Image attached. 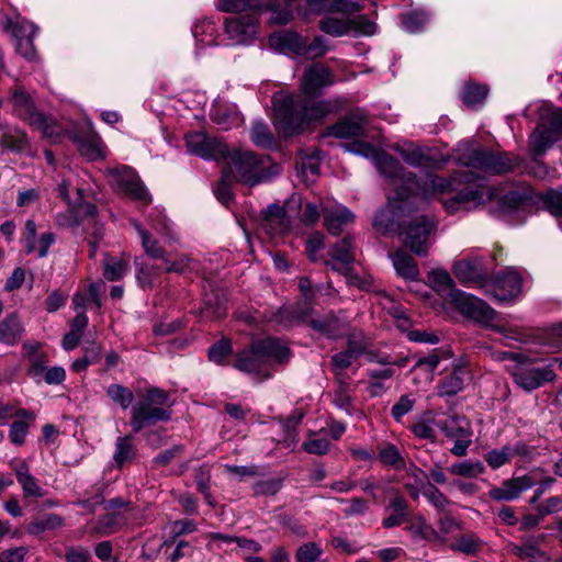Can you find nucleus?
<instances>
[{
  "instance_id": "nucleus-1",
  "label": "nucleus",
  "mask_w": 562,
  "mask_h": 562,
  "mask_svg": "<svg viewBox=\"0 0 562 562\" xmlns=\"http://www.w3.org/2000/svg\"><path fill=\"white\" fill-rule=\"evenodd\" d=\"M408 182L412 184L408 196L420 195L429 200L454 193L441 199L443 207L451 214L474 210L497 195L496 189L483 183L473 171L453 172L448 178L429 173L422 180L409 178Z\"/></svg>"
},
{
  "instance_id": "nucleus-2",
  "label": "nucleus",
  "mask_w": 562,
  "mask_h": 562,
  "mask_svg": "<svg viewBox=\"0 0 562 562\" xmlns=\"http://www.w3.org/2000/svg\"><path fill=\"white\" fill-rule=\"evenodd\" d=\"M315 95L279 92L272 98L274 125L285 137L304 131L313 122L337 113L341 108L339 99L316 100Z\"/></svg>"
},
{
  "instance_id": "nucleus-3",
  "label": "nucleus",
  "mask_w": 562,
  "mask_h": 562,
  "mask_svg": "<svg viewBox=\"0 0 562 562\" xmlns=\"http://www.w3.org/2000/svg\"><path fill=\"white\" fill-rule=\"evenodd\" d=\"M457 164L491 175H503L519 168L522 160L509 153H494L479 147L471 140L459 142L454 148Z\"/></svg>"
},
{
  "instance_id": "nucleus-4",
  "label": "nucleus",
  "mask_w": 562,
  "mask_h": 562,
  "mask_svg": "<svg viewBox=\"0 0 562 562\" xmlns=\"http://www.w3.org/2000/svg\"><path fill=\"white\" fill-rule=\"evenodd\" d=\"M227 170L233 177L248 186L270 180L280 172V166L267 156H257L249 150L229 151Z\"/></svg>"
},
{
  "instance_id": "nucleus-5",
  "label": "nucleus",
  "mask_w": 562,
  "mask_h": 562,
  "mask_svg": "<svg viewBox=\"0 0 562 562\" xmlns=\"http://www.w3.org/2000/svg\"><path fill=\"white\" fill-rule=\"evenodd\" d=\"M289 358V348L279 339L268 337L254 341L249 348L236 355L234 368L246 373H261L271 361Z\"/></svg>"
},
{
  "instance_id": "nucleus-6",
  "label": "nucleus",
  "mask_w": 562,
  "mask_h": 562,
  "mask_svg": "<svg viewBox=\"0 0 562 562\" xmlns=\"http://www.w3.org/2000/svg\"><path fill=\"white\" fill-rule=\"evenodd\" d=\"M169 394L159 389L150 387L145 396L132 407L131 426L135 432L171 418Z\"/></svg>"
},
{
  "instance_id": "nucleus-7",
  "label": "nucleus",
  "mask_w": 562,
  "mask_h": 562,
  "mask_svg": "<svg viewBox=\"0 0 562 562\" xmlns=\"http://www.w3.org/2000/svg\"><path fill=\"white\" fill-rule=\"evenodd\" d=\"M349 150L366 158H373L379 171L391 179L395 198H408V192L412 190V184L408 182V179L415 176L404 172L398 160L386 153H378L375 148L368 143H355L349 147Z\"/></svg>"
},
{
  "instance_id": "nucleus-8",
  "label": "nucleus",
  "mask_w": 562,
  "mask_h": 562,
  "mask_svg": "<svg viewBox=\"0 0 562 562\" xmlns=\"http://www.w3.org/2000/svg\"><path fill=\"white\" fill-rule=\"evenodd\" d=\"M505 358L515 361L510 374L515 383L527 392H531L555 379L552 362L539 364L536 360L518 352H506Z\"/></svg>"
},
{
  "instance_id": "nucleus-9",
  "label": "nucleus",
  "mask_w": 562,
  "mask_h": 562,
  "mask_svg": "<svg viewBox=\"0 0 562 562\" xmlns=\"http://www.w3.org/2000/svg\"><path fill=\"white\" fill-rule=\"evenodd\" d=\"M10 102L13 105V112L31 127L41 131L45 137H54L58 134L54 120L36 109L33 98L22 86H15L11 90Z\"/></svg>"
},
{
  "instance_id": "nucleus-10",
  "label": "nucleus",
  "mask_w": 562,
  "mask_h": 562,
  "mask_svg": "<svg viewBox=\"0 0 562 562\" xmlns=\"http://www.w3.org/2000/svg\"><path fill=\"white\" fill-rule=\"evenodd\" d=\"M434 231L435 223L429 217L411 209L398 234L411 251L417 256H427L430 246L429 238Z\"/></svg>"
},
{
  "instance_id": "nucleus-11",
  "label": "nucleus",
  "mask_w": 562,
  "mask_h": 562,
  "mask_svg": "<svg viewBox=\"0 0 562 562\" xmlns=\"http://www.w3.org/2000/svg\"><path fill=\"white\" fill-rule=\"evenodd\" d=\"M109 182L112 188L122 194L144 205L151 202V195L147 191L139 176L128 166H120L108 170Z\"/></svg>"
},
{
  "instance_id": "nucleus-12",
  "label": "nucleus",
  "mask_w": 562,
  "mask_h": 562,
  "mask_svg": "<svg viewBox=\"0 0 562 562\" xmlns=\"http://www.w3.org/2000/svg\"><path fill=\"white\" fill-rule=\"evenodd\" d=\"M436 425L446 438L454 441L450 452L456 457H464L472 443L470 422L458 415H449L438 420Z\"/></svg>"
},
{
  "instance_id": "nucleus-13",
  "label": "nucleus",
  "mask_w": 562,
  "mask_h": 562,
  "mask_svg": "<svg viewBox=\"0 0 562 562\" xmlns=\"http://www.w3.org/2000/svg\"><path fill=\"white\" fill-rule=\"evenodd\" d=\"M393 199L396 202H390L386 207L380 210L374 216L373 226L381 234L400 233L403 224H405L407 213L412 209L411 204L406 201L407 198L396 199L394 196Z\"/></svg>"
},
{
  "instance_id": "nucleus-14",
  "label": "nucleus",
  "mask_w": 562,
  "mask_h": 562,
  "mask_svg": "<svg viewBox=\"0 0 562 562\" xmlns=\"http://www.w3.org/2000/svg\"><path fill=\"white\" fill-rule=\"evenodd\" d=\"M188 150L203 159H227L229 149L227 145L204 132H194L186 136Z\"/></svg>"
},
{
  "instance_id": "nucleus-15",
  "label": "nucleus",
  "mask_w": 562,
  "mask_h": 562,
  "mask_svg": "<svg viewBox=\"0 0 562 562\" xmlns=\"http://www.w3.org/2000/svg\"><path fill=\"white\" fill-rule=\"evenodd\" d=\"M452 301L461 314L484 326H490L494 321L495 311L483 300L464 293L453 291Z\"/></svg>"
},
{
  "instance_id": "nucleus-16",
  "label": "nucleus",
  "mask_w": 562,
  "mask_h": 562,
  "mask_svg": "<svg viewBox=\"0 0 562 562\" xmlns=\"http://www.w3.org/2000/svg\"><path fill=\"white\" fill-rule=\"evenodd\" d=\"M521 286V277L513 268L498 272L493 282L485 284L486 292L498 302L514 300L520 293Z\"/></svg>"
},
{
  "instance_id": "nucleus-17",
  "label": "nucleus",
  "mask_w": 562,
  "mask_h": 562,
  "mask_svg": "<svg viewBox=\"0 0 562 562\" xmlns=\"http://www.w3.org/2000/svg\"><path fill=\"white\" fill-rule=\"evenodd\" d=\"M224 24L225 32L234 45L251 42L258 32V20L254 12L227 18Z\"/></svg>"
},
{
  "instance_id": "nucleus-18",
  "label": "nucleus",
  "mask_w": 562,
  "mask_h": 562,
  "mask_svg": "<svg viewBox=\"0 0 562 562\" xmlns=\"http://www.w3.org/2000/svg\"><path fill=\"white\" fill-rule=\"evenodd\" d=\"M307 325L321 336L329 339L341 338L349 330V319L341 311L338 314L329 313L317 317H312L310 313Z\"/></svg>"
},
{
  "instance_id": "nucleus-19",
  "label": "nucleus",
  "mask_w": 562,
  "mask_h": 562,
  "mask_svg": "<svg viewBox=\"0 0 562 562\" xmlns=\"http://www.w3.org/2000/svg\"><path fill=\"white\" fill-rule=\"evenodd\" d=\"M333 83L334 75L331 70L322 64H313L303 71L300 94L316 95Z\"/></svg>"
},
{
  "instance_id": "nucleus-20",
  "label": "nucleus",
  "mask_w": 562,
  "mask_h": 562,
  "mask_svg": "<svg viewBox=\"0 0 562 562\" xmlns=\"http://www.w3.org/2000/svg\"><path fill=\"white\" fill-rule=\"evenodd\" d=\"M368 122L369 120L366 111L357 109L344 120L329 126L327 135L341 139L362 136L366 132Z\"/></svg>"
},
{
  "instance_id": "nucleus-21",
  "label": "nucleus",
  "mask_w": 562,
  "mask_h": 562,
  "mask_svg": "<svg viewBox=\"0 0 562 562\" xmlns=\"http://www.w3.org/2000/svg\"><path fill=\"white\" fill-rule=\"evenodd\" d=\"M536 484L532 474H525L503 481L499 486H493L488 491V496L496 502H510L520 496V494Z\"/></svg>"
},
{
  "instance_id": "nucleus-22",
  "label": "nucleus",
  "mask_w": 562,
  "mask_h": 562,
  "mask_svg": "<svg viewBox=\"0 0 562 562\" xmlns=\"http://www.w3.org/2000/svg\"><path fill=\"white\" fill-rule=\"evenodd\" d=\"M12 35L14 36L16 52L29 60H34L36 57L33 40L37 33V26L26 20L10 22Z\"/></svg>"
},
{
  "instance_id": "nucleus-23",
  "label": "nucleus",
  "mask_w": 562,
  "mask_h": 562,
  "mask_svg": "<svg viewBox=\"0 0 562 562\" xmlns=\"http://www.w3.org/2000/svg\"><path fill=\"white\" fill-rule=\"evenodd\" d=\"M329 259L324 263L338 273H347L349 267L355 262L353 243L350 237H345L328 249Z\"/></svg>"
},
{
  "instance_id": "nucleus-24",
  "label": "nucleus",
  "mask_w": 562,
  "mask_h": 562,
  "mask_svg": "<svg viewBox=\"0 0 562 562\" xmlns=\"http://www.w3.org/2000/svg\"><path fill=\"white\" fill-rule=\"evenodd\" d=\"M9 464L21 485L24 497L41 498L44 496L37 479L31 473L25 460L13 459Z\"/></svg>"
},
{
  "instance_id": "nucleus-25",
  "label": "nucleus",
  "mask_w": 562,
  "mask_h": 562,
  "mask_svg": "<svg viewBox=\"0 0 562 562\" xmlns=\"http://www.w3.org/2000/svg\"><path fill=\"white\" fill-rule=\"evenodd\" d=\"M305 40L295 32L282 31L270 35V46L283 54H303Z\"/></svg>"
},
{
  "instance_id": "nucleus-26",
  "label": "nucleus",
  "mask_w": 562,
  "mask_h": 562,
  "mask_svg": "<svg viewBox=\"0 0 562 562\" xmlns=\"http://www.w3.org/2000/svg\"><path fill=\"white\" fill-rule=\"evenodd\" d=\"M262 214V226L271 235H280L289 231L290 220L283 206L270 204Z\"/></svg>"
},
{
  "instance_id": "nucleus-27",
  "label": "nucleus",
  "mask_w": 562,
  "mask_h": 562,
  "mask_svg": "<svg viewBox=\"0 0 562 562\" xmlns=\"http://www.w3.org/2000/svg\"><path fill=\"white\" fill-rule=\"evenodd\" d=\"M324 222L327 231L338 235L345 225L353 222V213L344 205L327 206L323 209Z\"/></svg>"
},
{
  "instance_id": "nucleus-28",
  "label": "nucleus",
  "mask_w": 562,
  "mask_h": 562,
  "mask_svg": "<svg viewBox=\"0 0 562 562\" xmlns=\"http://www.w3.org/2000/svg\"><path fill=\"white\" fill-rule=\"evenodd\" d=\"M527 454L528 449L524 443L507 445L502 449H494L487 452L485 460L492 469L496 470L508 463L515 456L525 457Z\"/></svg>"
},
{
  "instance_id": "nucleus-29",
  "label": "nucleus",
  "mask_w": 562,
  "mask_h": 562,
  "mask_svg": "<svg viewBox=\"0 0 562 562\" xmlns=\"http://www.w3.org/2000/svg\"><path fill=\"white\" fill-rule=\"evenodd\" d=\"M536 198L537 195L530 188H516L501 198V206L503 211L510 212L535 203Z\"/></svg>"
},
{
  "instance_id": "nucleus-30",
  "label": "nucleus",
  "mask_w": 562,
  "mask_h": 562,
  "mask_svg": "<svg viewBox=\"0 0 562 562\" xmlns=\"http://www.w3.org/2000/svg\"><path fill=\"white\" fill-rule=\"evenodd\" d=\"M453 273L462 283L479 282L485 274L480 260L463 259L454 263Z\"/></svg>"
},
{
  "instance_id": "nucleus-31",
  "label": "nucleus",
  "mask_w": 562,
  "mask_h": 562,
  "mask_svg": "<svg viewBox=\"0 0 562 562\" xmlns=\"http://www.w3.org/2000/svg\"><path fill=\"white\" fill-rule=\"evenodd\" d=\"M24 335V327L16 314H10L0 322V342L14 346Z\"/></svg>"
},
{
  "instance_id": "nucleus-32",
  "label": "nucleus",
  "mask_w": 562,
  "mask_h": 562,
  "mask_svg": "<svg viewBox=\"0 0 562 562\" xmlns=\"http://www.w3.org/2000/svg\"><path fill=\"white\" fill-rule=\"evenodd\" d=\"M396 274L406 280H417L419 270L416 261L404 250H397L390 256Z\"/></svg>"
},
{
  "instance_id": "nucleus-33",
  "label": "nucleus",
  "mask_w": 562,
  "mask_h": 562,
  "mask_svg": "<svg viewBox=\"0 0 562 562\" xmlns=\"http://www.w3.org/2000/svg\"><path fill=\"white\" fill-rule=\"evenodd\" d=\"M336 387L331 394V403L347 415H352L355 411L353 390L345 378L336 379Z\"/></svg>"
},
{
  "instance_id": "nucleus-34",
  "label": "nucleus",
  "mask_w": 562,
  "mask_h": 562,
  "mask_svg": "<svg viewBox=\"0 0 562 562\" xmlns=\"http://www.w3.org/2000/svg\"><path fill=\"white\" fill-rule=\"evenodd\" d=\"M0 146L3 150L21 154L29 149L30 143L26 134L19 128L7 130L1 138Z\"/></svg>"
},
{
  "instance_id": "nucleus-35",
  "label": "nucleus",
  "mask_w": 562,
  "mask_h": 562,
  "mask_svg": "<svg viewBox=\"0 0 562 562\" xmlns=\"http://www.w3.org/2000/svg\"><path fill=\"white\" fill-rule=\"evenodd\" d=\"M130 223L137 232L140 238L142 247L145 250V252L154 259H165V249L159 245V243L155 238H153L150 233L147 229H145L137 220H131Z\"/></svg>"
},
{
  "instance_id": "nucleus-36",
  "label": "nucleus",
  "mask_w": 562,
  "mask_h": 562,
  "mask_svg": "<svg viewBox=\"0 0 562 562\" xmlns=\"http://www.w3.org/2000/svg\"><path fill=\"white\" fill-rule=\"evenodd\" d=\"M552 134L549 128L539 123L529 137V147L533 156H542L554 144Z\"/></svg>"
},
{
  "instance_id": "nucleus-37",
  "label": "nucleus",
  "mask_w": 562,
  "mask_h": 562,
  "mask_svg": "<svg viewBox=\"0 0 562 562\" xmlns=\"http://www.w3.org/2000/svg\"><path fill=\"white\" fill-rule=\"evenodd\" d=\"M310 312L308 306H283L278 311L276 321L283 327H291L300 322L307 324Z\"/></svg>"
},
{
  "instance_id": "nucleus-38",
  "label": "nucleus",
  "mask_w": 562,
  "mask_h": 562,
  "mask_svg": "<svg viewBox=\"0 0 562 562\" xmlns=\"http://www.w3.org/2000/svg\"><path fill=\"white\" fill-rule=\"evenodd\" d=\"M396 151L411 166H426L429 160V150L413 143L397 146Z\"/></svg>"
},
{
  "instance_id": "nucleus-39",
  "label": "nucleus",
  "mask_w": 562,
  "mask_h": 562,
  "mask_svg": "<svg viewBox=\"0 0 562 562\" xmlns=\"http://www.w3.org/2000/svg\"><path fill=\"white\" fill-rule=\"evenodd\" d=\"M124 524L125 519L121 514H105L98 518L90 532L92 535L108 536L116 532Z\"/></svg>"
},
{
  "instance_id": "nucleus-40",
  "label": "nucleus",
  "mask_w": 562,
  "mask_h": 562,
  "mask_svg": "<svg viewBox=\"0 0 562 562\" xmlns=\"http://www.w3.org/2000/svg\"><path fill=\"white\" fill-rule=\"evenodd\" d=\"M483 543V540L477 535L469 532L458 537L451 544V550L474 555L482 549Z\"/></svg>"
},
{
  "instance_id": "nucleus-41",
  "label": "nucleus",
  "mask_w": 562,
  "mask_h": 562,
  "mask_svg": "<svg viewBox=\"0 0 562 562\" xmlns=\"http://www.w3.org/2000/svg\"><path fill=\"white\" fill-rule=\"evenodd\" d=\"M64 526V519L57 514H47L46 516L31 521L26 531L30 535L38 536L44 531L58 529Z\"/></svg>"
},
{
  "instance_id": "nucleus-42",
  "label": "nucleus",
  "mask_w": 562,
  "mask_h": 562,
  "mask_svg": "<svg viewBox=\"0 0 562 562\" xmlns=\"http://www.w3.org/2000/svg\"><path fill=\"white\" fill-rule=\"evenodd\" d=\"M448 470L453 475L467 479H474L484 473L485 467L479 460H463L460 462L452 463Z\"/></svg>"
},
{
  "instance_id": "nucleus-43",
  "label": "nucleus",
  "mask_w": 562,
  "mask_h": 562,
  "mask_svg": "<svg viewBox=\"0 0 562 562\" xmlns=\"http://www.w3.org/2000/svg\"><path fill=\"white\" fill-rule=\"evenodd\" d=\"M413 537L427 541H443V537L423 516L416 518V522L408 527Z\"/></svg>"
},
{
  "instance_id": "nucleus-44",
  "label": "nucleus",
  "mask_w": 562,
  "mask_h": 562,
  "mask_svg": "<svg viewBox=\"0 0 562 562\" xmlns=\"http://www.w3.org/2000/svg\"><path fill=\"white\" fill-rule=\"evenodd\" d=\"M214 33L215 24L210 20L200 21L192 27L193 37L198 43L204 46H212L217 44L214 37Z\"/></svg>"
},
{
  "instance_id": "nucleus-45",
  "label": "nucleus",
  "mask_w": 562,
  "mask_h": 562,
  "mask_svg": "<svg viewBox=\"0 0 562 562\" xmlns=\"http://www.w3.org/2000/svg\"><path fill=\"white\" fill-rule=\"evenodd\" d=\"M319 29L328 35L342 36L351 30V22L350 19L340 20L326 16L319 21Z\"/></svg>"
},
{
  "instance_id": "nucleus-46",
  "label": "nucleus",
  "mask_w": 562,
  "mask_h": 562,
  "mask_svg": "<svg viewBox=\"0 0 562 562\" xmlns=\"http://www.w3.org/2000/svg\"><path fill=\"white\" fill-rule=\"evenodd\" d=\"M250 139L258 147L270 148L274 144V137L268 125L262 121L254 123L250 132Z\"/></svg>"
},
{
  "instance_id": "nucleus-47",
  "label": "nucleus",
  "mask_w": 562,
  "mask_h": 562,
  "mask_svg": "<svg viewBox=\"0 0 562 562\" xmlns=\"http://www.w3.org/2000/svg\"><path fill=\"white\" fill-rule=\"evenodd\" d=\"M318 432L308 431L307 438L302 443V449L316 456L326 454L329 451L330 442L325 437H318Z\"/></svg>"
},
{
  "instance_id": "nucleus-48",
  "label": "nucleus",
  "mask_w": 562,
  "mask_h": 562,
  "mask_svg": "<svg viewBox=\"0 0 562 562\" xmlns=\"http://www.w3.org/2000/svg\"><path fill=\"white\" fill-rule=\"evenodd\" d=\"M106 395L123 409H127L134 401L132 390L117 383H113L106 387Z\"/></svg>"
},
{
  "instance_id": "nucleus-49",
  "label": "nucleus",
  "mask_w": 562,
  "mask_h": 562,
  "mask_svg": "<svg viewBox=\"0 0 562 562\" xmlns=\"http://www.w3.org/2000/svg\"><path fill=\"white\" fill-rule=\"evenodd\" d=\"M136 453L133 445L131 443V436L119 437L115 443V451L113 459L119 467L125 462L132 461Z\"/></svg>"
},
{
  "instance_id": "nucleus-50",
  "label": "nucleus",
  "mask_w": 562,
  "mask_h": 562,
  "mask_svg": "<svg viewBox=\"0 0 562 562\" xmlns=\"http://www.w3.org/2000/svg\"><path fill=\"white\" fill-rule=\"evenodd\" d=\"M462 370L456 369L450 375L446 376L439 386V396H453L463 389Z\"/></svg>"
},
{
  "instance_id": "nucleus-51",
  "label": "nucleus",
  "mask_w": 562,
  "mask_h": 562,
  "mask_svg": "<svg viewBox=\"0 0 562 562\" xmlns=\"http://www.w3.org/2000/svg\"><path fill=\"white\" fill-rule=\"evenodd\" d=\"M487 92L486 86L467 83L462 92V100L468 106L473 108L485 100Z\"/></svg>"
},
{
  "instance_id": "nucleus-52",
  "label": "nucleus",
  "mask_w": 562,
  "mask_h": 562,
  "mask_svg": "<svg viewBox=\"0 0 562 562\" xmlns=\"http://www.w3.org/2000/svg\"><path fill=\"white\" fill-rule=\"evenodd\" d=\"M232 352L233 346L231 339L222 338L209 348V359L216 364H224Z\"/></svg>"
},
{
  "instance_id": "nucleus-53",
  "label": "nucleus",
  "mask_w": 562,
  "mask_h": 562,
  "mask_svg": "<svg viewBox=\"0 0 562 562\" xmlns=\"http://www.w3.org/2000/svg\"><path fill=\"white\" fill-rule=\"evenodd\" d=\"M540 123L552 133H562V111L552 106L544 108L540 114Z\"/></svg>"
},
{
  "instance_id": "nucleus-54",
  "label": "nucleus",
  "mask_w": 562,
  "mask_h": 562,
  "mask_svg": "<svg viewBox=\"0 0 562 562\" xmlns=\"http://www.w3.org/2000/svg\"><path fill=\"white\" fill-rule=\"evenodd\" d=\"M428 21V15L423 11H413L402 15V26L408 33L420 32Z\"/></svg>"
},
{
  "instance_id": "nucleus-55",
  "label": "nucleus",
  "mask_w": 562,
  "mask_h": 562,
  "mask_svg": "<svg viewBox=\"0 0 562 562\" xmlns=\"http://www.w3.org/2000/svg\"><path fill=\"white\" fill-rule=\"evenodd\" d=\"M128 270V265L123 259H106L104 262L103 276L109 281L121 279Z\"/></svg>"
},
{
  "instance_id": "nucleus-56",
  "label": "nucleus",
  "mask_w": 562,
  "mask_h": 562,
  "mask_svg": "<svg viewBox=\"0 0 562 562\" xmlns=\"http://www.w3.org/2000/svg\"><path fill=\"white\" fill-rule=\"evenodd\" d=\"M336 501L340 504H348V506L342 510L347 518L362 516L369 509L368 502L362 497H352L350 499L336 498Z\"/></svg>"
},
{
  "instance_id": "nucleus-57",
  "label": "nucleus",
  "mask_w": 562,
  "mask_h": 562,
  "mask_svg": "<svg viewBox=\"0 0 562 562\" xmlns=\"http://www.w3.org/2000/svg\"><path fill=\"white\" fill-rule=\"evenodd\" d=\"M324 248V235L322 233L315 232L306 239L305 251L312 261L316 262L323 259V256L319 252Z\"/></svg>"
},
{
  "instance_id": "nucleus-58",
  "label": "nucleus",
  "mask_w": 562,
  "mask_h": 562,
  "mask_svg": "<svg viewBox=\"0 0 562 562\" xmlns=\"http://www.w3.org/2000/svg\"><path fill=\"white\" fill-rule=\"evenodd\" d=\"M323 553L319 544L315 542H306L299 547L295 553L296 562H319Z\"/></svg>"
},
{
  "instance_id": "nucleus-59",
  "label": "nucleus",
  "mask_w": 562,
  "mask_h": 562,
  "mask_svg": "<svg viewBox=\"0 0 562 562\" xmlns=\"http://www.w3.org/2000/svg\"><path fill=\"white\" fill-rule=\"evenodd\" d=\"M166 265V272L184 273L195 269V261L188 255H181L176 260L170 261L166 256L162 259Z\"/></svg>"
},
{
  "instance_id": "nucleus-60",
  "label": "nucleus",
  "mask_w": 562,
  "mask_h": 562,
  "mask_svg": "<svg viewBox=\"0 0 562 562\" xmlns=\"http://www.w3.org/2000/svg\"><path fill=\"white\" fill-rule=\"evenodd\" d=\"M358 359V356L350 352L348 349L337 352L331 357V363L336 379L345 378L342 371L349 368L353 361Z\"/></svg>"
},
{
  "instance_id": "nucleus-61",
  "label": "nucleus",
  "mask_w": 562,
  "mask_h": 562,
  "mask_svg": "<svg viewBox=\"0 0 562 562\" xmlns=\"http://www.w3.org/2000/svg\"><path fill=\"white\" fill-rule=\"evenodd\" d=\"M347 345V349L359 357L367 351L370 340L362 330H353L348 334Z\"/></svg>"
},
{
  "instance_id": "nucleus-62",
  "label": "nucleus",
  "mask_w": 562,
  "mask_h": 562,
  "mask_svg": "<svg viewBox=\"0 0 562 562\" xmlns=\"http://www.w3.org/2000/svg\"><path fill=\"white\" fill-rule=\"evenodd\" d=\"M27 375L35 382H41L43 380V374L46 371V367L48 363L47 353L45 352L38 357H33L30 360H27Z\"/></svg>"
},
{
  "instance_id": "nucleus-63",
  "label": "nucleus",
  "mask_w": 562,
  "mask_h": 562,
  "mask_svg": "<svg viewBox=\"0 0 562 562\" xmlns=\"http://www.w3.org/2000/svg\"><path fill=\"white\" fill-rule=\"evenodd\" d=\"M329 50L328 43L323 36H316L310 44L304 43L302 56L306 58H319Z\"/></svg>"
},
{
  "instance_id": "nucleus-64",
  "label": "nucleus",
  "mask_w": 562,
  "mask_h": 562,
  "mask_svg": "<svg viewBox=\"0 0 562 562\" xmlns=\"http://www.w3.org/2000/svg\"><path fill=\"white\" fill-rule=\"evenodd\" d=\"M429 282L438 290V291H445V290H451L456 291L453 289V280L448 273V271L443 269H437L432 270L428 276ZM453 292H451L452 294Z\"/></svg>"
}]
</instances>
